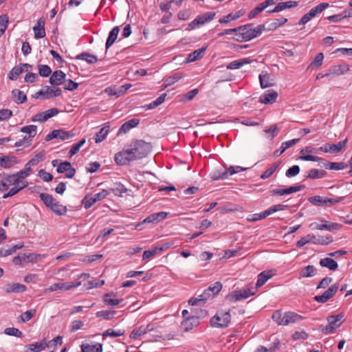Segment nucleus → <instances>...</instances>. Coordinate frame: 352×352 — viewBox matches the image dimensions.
Listing matches in <instances>:
<instances>
[{
  "mask_svg": "<svg viewBox=\"0 0 352 352\" xmlns=\"http://www.w3.org/2000/svg\"><path fill=\"white\" fill-rule=\"evenodd\" d=\"M20 131L26 135L14 143V146L17 147L18 150L28 148L32 144L33 138L37 133V126L34 124L26 125L21 127Z\"/></svg>",
  "mask_w": 352,
  "mask_h": 352,
  "instance_id": "f257e3e1",
  "label": "nucleus"
},
{
  "mask_svg": "<svg viewBox=\"0 0 352 352\" xmlns=\"http://www.w3.org/2000/svg\"><path fill=\"white\" fill-rule=\"evenodd\" d=\"M40 198L45 205L56 214L61 216L66 214L67 211V207L60 204L52 195L47 193H41L40 194Z\"/></svg>",
  "mask_w": 352,
  "mask_h": 352,
  "instance_id": "f03ea898",
  "label": "nucleus"
},
{
  "mask_svg": "<svg viewBox=\"0 0 352 352\" xmlns=\"http://www.w3.org/2000/svg\"><path fill=\"white\" fill-rule=\"evenodd\" d=\"M301 316L294 312L287 311L283 314L280 310L276 311L272 315V319L278 325H288L290 323L298 322Z\"/></svg>",
  "mask_w": 352,
  "mask_h": 352,
  "instance_id": "7ed1b4c3",
  "label": "nucleus"
},
{
  "mask_svg": "<svg viewBox=\"0 0 352 352\" xmlns=\"http://www.w3.org/2000/svg\"><path fill=\"white\" fill-rule=\"evenodd\" d=\"M129 148L136 160L145 157L151 151V144L143 140H135L131 142Z\"/></svg>",
  "mask_w": 352,
  "mask_h": 352,
  "instance_id": "20e7f679",
  "label": "nucleus"
},
{
  "mask_svg": "<svg viewBox=\"0 0 352 352\" xmlns=\"http://www.w3.org/2000/svg\"><path fill=\"white\" fill-rule=\"evenodd\" d=\"M256 289V287L250 286L241 290L234 291L227 295L226 300L230 302H236L254 295Z\"/></svg>",
  "mask_w": 352,
  "mask_h": 352,
  "instance_id": "39448f33",
  "label": "nucleus"
},
{
  "mask_svg": "<svg viewBox=\"0 0 352 352\" xmlns=\"http://www.w3.org/2000/svg\"><path fill=\"white\" fill-rule=\"evenodd\" d=\"M344 316V314L343 313L328 316L327 318L328 323L322 328V331L326 334L334 333L342 325Z\"/></svg>",
  "mask_w": 352,
  "mask_h": 352,
  "instance_id": "423d86ee",
  "label": "nucleus"
},
{
  "mask_svg": "<svg viewBox=\"0 0 352 352\" xmlns=\"http://www.w3.org/2000/svg\"><path fill=\"white\" fill-rule=\"evenodd\" d=\"M231 319L229 311H219L211 319L210 324L213 327L223 328L228 326Z\"/></svg>",
  "mask_w": 352,
  "mask_h": 352,
  "instance_id": "0eeeda50",
  "label": "nucleus"
},
{
  "mask_svg": "<svg viewBox=\"0 0 352 352\" xmlns=\"http://www.w3.org/2000/svg\"><path fill=\"white\" fill-rule=\"evenodd\" d=\"M263 30V27L262 25H257L253 28L251 25H246L239 27V32L245 41H250L258 36L262 33Z\"/></svg>",
  "mask_w": 352,
  "mask_h": 352,
  "instance_id": "6e6552de",
  "label": "nucleus"
},
{
  "mask_svg": "<svg viewBox=\"0 0 352 352\" xmlns=\"http://www.w3.org/2000/svg\"><path fill=\"white\" fill-rule=\"evenodd\" d=\"M214 16L215 13L213 12H208L204 14L198 16L196 19L188 24L186 30L188 31H191L196 28H199L205 23L211 21L214 19Z\"/></svg>",
  "mask_w": 352,
  "mask_h": 352,
  "instance_id": "1a4fd4ad",
  "label": "nucleus"
},
{
  "mask_svg": "<svg viewBox=\"0 0 352 352\" xmlns=\"http://www.w3.org/2000/svg\"><path fill=\"white\" fill-rule=\"evenodd\" d=\"M114 160L117 164L121 166L127 165L131 162L136 160L129 147L116 153Z\"/></svg>",
  "mask_w": 352,
  "mask_h": 352,
  "instance_id": "9d476101",
  "label": "nucleus"
},
{
  "mask_svg": "<svg viewBox=\"0 0 352 352\" xmlns=\"http://www.w3.org/2000/svg\"><path fill=\"white\" fill-rule=\"evenodd\" d=\"M309 228L312 230H326L331 232L340 229L341 225L337 223H330L326 220H321L320 223L314 222L310 223Z\"/></svg>",
  "mask_w": 352,
  "mask_h": 352,
  "instance_id": "9b49d317",
  "label": "nucleus"
},
{
  "mask_svg": "<svg viewBox=\"0 0 352 352\" xmlns=\"http://www.w3.org/2000/svg\"><path fill=\"white\" fill-rule=\"evenodd\" d=\"M350 70V65L346 63L333 65L329 67L326 76H339L345 74Z\"/></svg>",
  "mask_w": 352,
  "mask_h": 352,
  "instance_id": "f8f14e48",
  "label": "nucleus"
},
{
  "mask_svg": "<svg viewBox=\"0 0 352 352\" xmlns=\"http://www.w3.org/2000/svg\"><path fill=\"white\" fill-rule=\"evenodd\" d=\"M108 195V192L103 190L101 192L94 194L91 197L86 196L82 199V204L86 209L90 208L96 202L100 201L104 199Z\"/></svg>",
  "mask_w": 352,
  "mask_h": 352,
  "instance_id": "ddd939ff",
  "label": "nucleus"
},
{
  "mask_svg": "<svg viewBox=\"0 0 352 352\" xmlns=\"http://www.w3.org/2000/svg\"><path fill=\"white\" fill-rule=\"evenodd\" d=\"M60 94L61 90L59 88L46 86L36 94V97L38 98V96H43L45 99H49L58 97Z\"/></svg>",
  "mask_w": 352,
  "mask_h": 352,
  "instance_id": "4468645a",
  "label": "nucleus"
},
{
  "mask_svg": "<svg viewBox=\"0 0 352 352\" xmlns=\"http://www.w3.org/2000/svg\"><path fill=\"white\" fill-rule=\"evenodd\" d=\"M348 140L339 142L337 144H326L323 147H320V150L325 153H338L344 148L347 144Z\"/></svg>",
  "mask_w": 352,
  "mask_h": 352,
  "instance_id": "2eb2a0df",
  "label": "nucleus"
},
{
  "mask_svg": "<svg viewBox=\"0 0 352 352\" xmlns=\"http://www.w3.org/2000/svg\"><path fill=\"white\" fill-rule=\"evenodd\" d=\"M338 289V284L332 285L322 295L316 296L314 299L318 302L324 303L336 294Z\"/></svg>",
  "mask_w": 352,
  "mask_h": 352,
  "instance_id": "dca6fc26",
  "label": "nucleus"
},
{
  "mask_svg": "<svg viewBox=\"0 0 352 352\" xmlns=\"http://www.w3.org/2000/svg\"><path fill=\"white\" fill-rule=\"evenodd\" d=\"M81 285V282L73 283L71 282L65 283H56L50 285L47 289V292H52L57 290H69L72 288L77 287Z\"/></svg>",
  "mask_w": 352,
  "mask_h": 352,
  "instance_id": "f3484780",
  "label": "nucleus"
},
{
  "mask_svg": "<svg viewBox=\"0 0 352 352\" xmlns=\"http://www.w3.org/2000/svg\"><path fill=\"white\" fill-rule=\"evenodd\" d=\"M168 213L166 212H160L157 213H153L145 218L142 222L139 223L136 227L144 223H157L162 220L165 219L168 217Z\"/></svg>",
  "mask_w": 352,
  "mask_h": 352,
  "instance_id": "a211bd4d",
  "label": "nucleus"
},
{
  "mask_svg": "<svg viewBox=\"0 0 352 352\" xmlns=\"http://www.w3.org/2000/svg\"><path fill=\"white\" fill-rule=\"evenodd\" d=\"M58 113V110L56 108H52L35 115L32 120L33 122H44Z\"/></svg>",
  "mask_w": 352,
  "mask_h": 352,
  "instance_id": "6ab92c4d",
  "label": "nucleus"
},
{
  "mask_svg": "<svg viewBox=\"0 0 352 352\" xmlns=\"http://www.w3.org/2000/svg\"><path fill=\"white\" fill-rule=\"evenodd\" d=\"M74 136V134L70 133L68 131L62 129L54 130L50 134H48L45 140L47 141L51 140L52 139H58L60 140H68L69 138Z\"/></svg>",
  "mask_w": 352,
  "mask_h": 352,
  "instance_id": "aec40b11",
  "label": "nucleus"
},
{
  "mask_svg": "<svg viewBox=\"0 0 352 352\" xmlns=\"http://www.w3.org/2000/svg\"><path fill=\"white\" fill-rule=\"evenodd\" d=\"M56 170L59 173H65V177L67 178H72L76 173L75 169L72 167L71 163L69 162L60 163Z\"/></svg>",
  "mask_w": 352,
  "mask_h": 352,
  "instance_id": "412c9836",
  "label": "nucleus"
},
{
  "mask_svg": "<svg viewBox=\"0 0 352 352\" xmlns=\"http://www.w3.org/2000/svg\"><path fill=\"white\" fill-rule=\"evenodd\" d=\"M278 93L274 89L265 91L260 97L259 101L263 104H272L276 102Z\"/></svg>",
  "mask_w": 352,
  "mask_h": 352,
  "instance_id": "4be33fe9",
  "label": "nucleus"
},
{
  "mask_svg": "<svg viewBox=\"0 0 352 352\" xmlns=\"http://www.w3.org/2000/svg\"><path fill=\"white\" fill-rule=\"evenodd\" d=\"M333 242V239L331 236H321V235H311L309 236V243L327 245Z\"/></svg>",
  "mask_w": 352,
  "mask_h": 352,
  "instance_id": "5701e85b",
  "label": "nucleus"
},
{
  "mask_svg": "<svg viewBox=\"0 0 352 352\" xmlns=\"http://www.w3.org/2000/svg\"><path fill=\"white\" fill-rule=\"evenodd\" d=\"M19 163V160L14 155H4L0 157V167L10 168Z\"/></svg>",
  "mask_w": 352,
  "mask_h": 352,
  "instance_id": "b1692460",
  "label": "nucleus"
},
{
  "mask_svg": "<svg viewBox=\"0 0 352 352\" xmlns=\"http://www.w3.org/2000/svg\"><path fill=\"white\" fill-rule=\"evenodd\" d=\"M199 324V317L197 316H190L186 318L182 322V328L184 331H188L192 330L193 328L198 326Z\"/></svg>",
  "mask_w": 352,
  "mask_h": 352,
  "instance_id": "393cba45",
  "label": "nucleus"
},
{
  "mask_svg": "<svg viewBox=\"0 0 352 352\" xmlns=\"http://www.w3.org/2000/svg\"><path fill=\"white\" fill-rule=\"evenodd\" d=\"M33 31L36 38H42L45 36V19L43 18H40L37 21L33 27Z\"/></svg>",
  "mask_w": 352,
  "mask_h": 352,
  "instance_id": "a878e982",
  "label": "nucleus"
},
{
  "mask_svg": "<svg viewBox=\"0 0 352 352\" xmlns=\"http://www.w3.org/2000/svg\"><path fill=\"white\" fill-rule=\"evenodd\" d=\"M65 78V74L60 71L56 70L53 72L50 78V82L52 85H62Z\"/></svg>",
  "mask_w": 352,
  "mask_h": 352,
  "instance_id": "bb28decb",
  "label": "nucleus"
},
{
  "mask_svg": "<svg viewBox=\"0 0 352 352\" xmlns=\"http://www.w3.org/2000/svg\"><path fill=\"white\" fill-rule=\"evenodd\" d=\"M23 247V243L8 245L6 248H1L0 250V256L6 257L9 255H12L16 250L21 249Z\"/></svg>",
  "mask_w": 352,
  "mask_h": 352,
  "instance_id": "cd10ccee",
  "label": "nucleus"
},
{
  "mask_svg": "<svg viewBox=\"0 0 352 352\" xmlns=\"http://www.w3.org/2000/svg\"><path fill=\"white\" fill-rule=\"evenodd\" d=\"M274 275L273 271H264L260 273L258 276V279L256 283V288L263 285L270 278Z\"/></svg>",
  "mask_w": 352,
  "mask_h": 352,
  "instance_id": "c85d7f7f",
  "label": "nucleus"
},
{
  "mask_svg": "<svg viewBox=\"0 0 352 352\" xmlns=\"http://www.w3.org/2000/svg\"><path fill=\"white\" fill-rule=\"evenodd\" d=\"M139 122V120L135 118L124 122L119 129L118 134L122 135L126 133L131 129L135 127Z\"/></svg>",
  "mask_w": 352,
  "mask_h": 352,
  "instance_id": "c756f323",
  "label": "nucleus"
},
{
  "mask_svg": "<svg viewBox=\"0 0 352 352\" xmlns=\"http://www.w3.org/2000/svg\"><path fill=\"white\" fill-rule=\"evenodd\" d=\"M301 190L300 186H290L287 188H277L272 190V195H285L298 192Z\"/></svg>",
  "mask_w": 352,
  "mask_h": 352,
  "instance_id": "7c9ffc66",
  "label": "nucleus"
},
{
  "mask_svg": "<svg viewBox=\"0 0 352 352\" xmlns=\"http://www.w3.org/2000/svg\"><path fill=\"white\" fill-rule=\"evenodd\" d=\"M25 290V285L18 283H12L7 285L5 291L6 293H21Z\"/></svg>",
  "mask_w": 352,
  "mask_h": 352,
  "instance_id": "2f4dec72",
  "label": "nucleus"
},
{
  "mask_svg": "<svg viewBox=\"0 0 352 352\" xmlns=\"http://www.w3.org/2000/svg\"><path fill=\"white\" fill-rule=\"evenodd\" d=\"M206 49H207V47H203L200 49L195 50L193 52L188 54L187 59H186V63L195 62V61L200 59L201 58H202Z\"/></svg>",
  "mask_w": 352,
  "mask_h": 352,
  "instance_id": "473e14b6",
  "label": "nucleus"
},
{
  "mask_svg": "<svg viewBox=\"0 0 352 352\" xmlns=\"http://www.w3.org/2000/svg\"><path fill=\"white\" fill-rule=\"evenodd\" d=\"M14 184H17V182L12 174L9 175L0 182V191H5L10 186H13Z\"/></svg>",
  "mask_w": 352,
  "mask_h": 352,
  "instance_id": "72a5a7b5",
  "label": "nucleus"
},
{
  "mask_svg": "<svg viewBox=\"0 0 352 352\" xmlns=\"http://www.w3.org/2000/svg\"><path fill=\"white\" fill-rule=\"evenodd\" d=\"M258 78L262 88H267L273 86L274 84L273 78L267 73L261 74Z\"/></svg>",
  "mask_w": 352,
  "mask_h": 352,
  "instance_id": "f704fd0d",
  "label": "nucleus"
},
{
  "mask_svg": "<svg viewBox=\"0 0 352 352\" xmlns=\"http://www.w3.org/2000/svg\"><path fill=\"white\" fill-rule=\"evenodd\" d=\"M80 347L82 352H102L103 351L102 344L100 343L82 344Z\"/></svg>",
  "mask_w": 352,
  "mask_h": 352,
  "instance_id": "c9c22d12",
  "label": "nucleus"
},
{
  "mask_svg": "<svg viewBox=\"0 0 352 352\" xmlns=\"http://www.w3.org/2000/svg\"><path fill=\"white\" fill-rule=\"evenodd\" d=\"M348 164L345 162H331L324 163L323 167L327 170H344L348 167Z\"/></svg>",
  "mask_w": 352,
  "mask_h": 352,
  "instance_id": "e433bc0d",
  "label": "nucleus"
},
{
  "mask_svg": "<svg viewBox=\"0 0 352 352\" xmlns=\"http://www.w3.org/2000/svg\"><path fill=\"white\" fill-rule=\"evenodd\" d=\"M245 170H246V168H242L239 166H230L228 168H227L224 173H221V175L219 176L218 179H226L230 175L240 173Z\"/></svg>",
  "mask_w": 352,
  "mask_h": 352,
  "instance_id": "4c0bfd02",
  "label": "nucleus"
},
{
  "mask_svg": "<svg viewBox=\"0 0 352 352\" xmlns=\"http://www.w3.org/2000/svg\"><path fill=\"white\" fill-rule=\"evenodd\" d=\"M297 6V2L294 1H289L286 2L278 3L276 6L270 12H278L283 11L287 8H294Z\"/></svg>",
  "mask_w": 352,
  "mask_h": 352,
  "instance_id": "58836bf2",
  "label": "nucleus"
},
{
  "mask_svg": "<svg viewBox=\"0 0 352 352\" xmlns=\"http://www.w3.org/2000/svg\"><path fill=\"white\" fill-rule=\"evenodd\" d=\"M120 29L118 26L114 27L109 32V36L106 42V48H109L116 41L119 34Z\"/></svg>",
  "mask_w": 352,
  "mask_h": 352,
  "instance_id": "ea45409f",
  "label": "nucleus"
},
{
  "mask_svg": "<svg viewBox=\"0 0 352 352\" xmlns=\"http://www.w3.org/2000/svg\"><path fill=\"white\" fill-rule=\"evenodd\" d=\"M327 197L313 196L309 197V203L316 206L327 207Z\"/></svg>",
  "mask_w": 352,
  "mask_h": 352,
  "instance_id": "a19ab883",
  "label": "nucleus"
},
{
  "mask_svg": "<svg viewBox=\"0 0 352 352\" xmlns=\"http://www.w3.org/2000/svg\"><path fill=\"white\" fill-rule=\"evenodd\" d=\"M329 6L328 3H321L317 6H315L314 8H311L309 10V20L316 16L319 13H321L324 10L327 8Z\"/></svg>",
  "mask_w": 352,
  "mask_h": 352,
  "instance_id": "79ce46f5",
  "label": "nucleus"
},
{
  "mask_svg": "<svg viewBox=\"0 0 352 352\" xmlns=\"http://www.w3.org/2000/svg\"><path fill=\"white\" fill-rule=\"evenodd\" d=\"M183 74L182 73H175L170 76H168L164 79V87H168L176 82L179 81L183 78Z\"/></svg>",
  "mask_w": 352,
  "mask_h": 352,
  "instance_id": "37998d69",
  "label": "nucleus"
},
{
  "mask_svg": "<svg viewBox=\"0 0 352 352\" xmlns=\"http://www.w3.org/2000/svg\"><path fill=\"white\" fill-rule=\"evenodd\" d=\"M13 186L14 187H12L7 193H5L3 195V199H7L17 194L21 190L26 187V184H14Z\"/></svg>",
  "mask_w": 352,
  "mask_h": 352,
  "instance_id": "c03bdc74",
  "label": "nucleus"
},
{
  "mask_svg": "<svg viewBox=\"0 0 352 352\" xmlns=\"http://www.w3.org/2000/svg\"><path fill=\"white\" fill-rule=\"evenodd\" d=\"M320 264L321 266L327 267L331 270H336L338 266L337 262L331 258L321 259Z\"/></svg>",
  "mask_w": 352,
  "mask_h": 352,
  "instance_id": "a18cd8bd",
  "label": "nucleus"
},
{
  "mask_svg": "<svg viewBox=\"0 0 352 352\" xmlns=\"http://www.w3.org/2000/svg\"><path fill=\"white\" fill-rule=\"evenodd\" d=\"M243 12L240 10V11H238L237 12L233 14V13H230L226 16H224L223 17H222L221 19H219V22L220 23H229L232 21H234V20H236L237 19H239L240 16H241L243 15Z\"/></svg>",
  "mask_w": 352,
  "mask_h": 352,
  "instance_id": "49530a36",
  "label": "nucleus"
},
{
  "mask_svg": "<svg viewBox=\"0 0 352 352\" xmlns=\"http://www.w3.org/2000/svg\"><path fill=\"white\" fill-rule=\"evenodd\" d=\"M248 63H250V61L247 58L236 60L230 63L226 68L228 69H236Z\"/></svg>",
  "mask_w": 352,
  "mask_h": 352,
  "instance_id": "de8ad7c7",
  "label": "nucleus"
},
{
  "mask_svg": "<svg viewBox=\"0 0 352 352\" xmlns=\"http://www.w3.org/2000/svg\"><path fill=\"white\" fill-rule=\"evenodd\" d=\"M324 60V54L322 52L318 53L311 63L309 64V67H311L313 69H319L322 63Z\"/></svg>",
  "mask_w": 352,
  "mask_h": 352,
  "instance_id": "09e8293b",
  "label": "nucleus"
},
{
  "mask_svg": "<svg viewBox=\"0 0 352 352\" xmlns=\"http://www.w3.org/2000/svg\"><path fill=\"white\" fill-rule=\"evenodd\" d=\"M47 346L45 340L41 342H36L28 345V352H40Z\"/></svg>",
  "mask_w": 352,
  "mask_h": 352,
  "instance_id": "8fccbe9b",
  "label": "nucleus"
},
{
  "mask_svg": "<svg viewBox=\"0 0 352 352\" xmlns=\"http://www.w3.org/2000/svg\"><path fill=\"white\" fill-rule=\"evenodd\" d=\"M76 59L83 60L89 64H94L97 62L98 58L96 56L87 53H81L76 56Z\"/></svg>",
  "mask_w": 352,
  "mask_h": 352,
  "instance_id": "3c124183",
  "label": "nucleus"
},
{
  "mask_svg": "<svg viewBox=\"0 0 352 352\" xmlns=\"http://www.w3.org/2000/svg\"><path fill=\"white\" fill-rule=\"evenodd\" d=\"M113 294H106L103 296V301L105 303V305L108 306H117L119 305L121 302H122V299H113L111 298V296Z\"/></svg>",
  "mask_w": 352,
  "mask_h": 352,
  "instance_id": "603ef678",
  "label": "nucleus"
},
{
  "mask_svg": "<svg viewBox=\"0 0 352 352\" xmlns=\"http://www.w3.org/2000/svg\"><path fill=\"white\" fill-rule=\"evenodd\" d=\"M12 93L17 103H23L26 101V95L22 91L14 89Z\"/></svg>",
  "mask_w": 352,
  "mask_h": 352,
  "instance_id": "864d4df0",
  "label": "nucleus"
},
{
  "mask_svg": "<svg viewBox=\"0 0 352 352\" xmlns=\"http://www.w3.org/2000/svg\"><path fill=\"white\" fill-rule=\"evenodd\" d=\"M12 175L17 184H26V186H28V183L24 181V179L28 177V175L23 170H21Z\"/></svg>",
  "mask_w": 352,
  "mask_h": 352,
  "instance_id": "5fc2aeb1",
  "label": "nucleus"
},
{
  "mask_svg": "<svg viewBox=\"0 0 352 352\" xmlns=\"http://www.w3.org/2000/svg\"><path fill=\"white\" fill-rule=\"evenodd\" d=\"M164 250V247H155L153 250H146L143 253L142 259L148 260L151 258L152 256L155 255L158 252L162 251Z\"/></svg>",
  "mask_w": 352,
  "mask_h": 352,
  "instance_id": "6e6d98bb",
  "label": "nucleus"
},
{
  "mask_svg": "<svg viewBox=\"0 0 352 352\" xmlns=\"http://www.w3.org/2000/svg\"><path fill=\"white\" fill-rule=\"evenodd\" d=\"M104 92L109 96H115L116 97L123 95V91H120L119 87L115 86H110L105 88Z\"/></svg>",
  "mask_w": 352,
  "mask_h": 352,
  "instance_id": "4d7b16f0",
  "label": "nucleus"
},
{
  "mask_svg": "<svg viewBox=\"0 0 352 352\" xmlns=\"http://www.w3.org/2000/svg\"><path fill=\"white\" fill-rule=\"evenodd\" d=\"M115 314H116L115 311L102 310V311H98L96 313V316L98 318H102L105 320H111L113 318Z\"/></svg>",
  "mask_w": 352,
  "mask_h": 352,
  "instance_id": "13d9d810",
  "label": "nucleus"
},
{
  "mask_svg": "<svg viewBox=\"0 0 352 352\" xmlns=\"http://www.w3.org/2000/svg\"><path fill=\"white\" fill-rule=\"evenodd\" d=\"M124 335V331L121 329H118L117 331H115L112 329H109L103 332L102 336L103 337H111V338H116L120 337Z\"/></svg>",
  "mask_w": 352,
  "mask_h": 352,
  "instance_id": "bf43d9fd",
  "label": "nucleus"
},
{
  "mask_svg": "<svg viewBox=\"0 0 352 352\" xmlns=\"http://www.w3.org/2000/svg\"><path fill=\"white\" fill-rule=\"evenodd\" d=\"M108 133H109L108 127H107V126L102 127L100 130V131L96 133V138H95V142L96 143L102 142L106 138Z\"/></svg>",
  "mask_w": 352,
  "mask_h": 352,
  "instance_id": "052dcab7",
  "label": "nucleus"
},
{
  "mask_svg": "<svg viewBox=\"0 0 352 352\" xmlns=\"http://www.w3.org/2000/svg\"><path fill=\"white\" fill-rule=\"evenodd\" d=\"M327 175L326 171L321 170L316 168L309 170V178L312 179H320L325 177Z\"/></svg>",
  "mask_w": 352,
  "mask_h": 352,
  "instance_id": "680f3d73",
  "label": "nucleus"
},
{
  "mask_svg": "<svg viewBox=\"0 0 352 352\" xmlns=\"http://www.w3.org/2000/svg\"><path fill=\"white\" fill-rule=\"evenodd\" d=\"M166 97V94H162L156 100H155L150 104H147V109H154V108L157 107V106L160 105L161 104H162L164 102Z\"/></svg>",
  "mask_w": 352,
  "mask_h": 352,
  "instance_id": "e2e57ef3",
  "label": "nucleus"
},
{
  "mask_svg": "<svg viewBox=\"0 0 352 352\" xmlns=\"http://www.w3.org/2000/svg\"><path fill=\"white\" fill-rule=\"evenodd\" d=\"M4 333L8 336H15L17 338H22L23 333L18 329L14 327H8L4 330Z\"/></svg>",
  "mask_w": 352,
  "mask_h": 352,
  "instance_id": "0e129e2a",
  "label": "nucleus"
},
{
  "mask_svg": "<svg viewBox=\"0 0 352 352\" xmlns=\"http://www.w3.org/2000/svg\"><path fill=\"white\" fill-rule=\"evenodd\" d=\"M32 256H33V254H28V255L25 254L19 255V256L14 257L13 263L15 265H21L24 263L28 262V259Z\"/></svg>",
  "mask_w": 352,
  "mask_h": 352,
  "instance_id": "69168bd1",
  "label": "nucleus"
},
{
  "mask_svg": "<svg viewBox=\"0 0 352 352\" xmlns=\"http://www.w3.org/2000/svg\"><path fill=\"white\" fill-rule=\"evenodd\" d=\"M147 329L145 327L141 326L138 329H134L131 333L130 337L131 338L137 339L141 336L146 333Z\"/></svg>",
  "mask_w": 352,
  "mask_h": 352,
  "instance_id": "338daca9",
  "label": "nucleus"
},
{
  "mask_svg": "<svg viewBox=\"0 0 352 352\" xmlns=\"http://www.w3.org/2000/svg\"><path fill=\"white\" fill-rule=\"evenodd\" d=\"M38 69L39 75L43 77H47L52 73L51 68L47 65H39Z\"/></svg>",
  "mask_w": 352,
  "mask_h": 352,
  "instance_id": "774afa93",
  "label": "nucleus"
}]
</instances>
